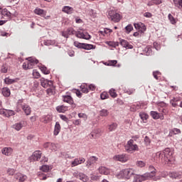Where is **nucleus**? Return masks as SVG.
Wrapping results in <instances>:
<instances>
[{"instance_id":"obj_1","label":"nucleus","mask_w":182,"mask_h":182,"mask_svg":"<svg viewBox=\"0 0 182 182\" xmlns=\"http://www.w3.org/2000/svg\"><path fill=\"white\" fill-rule=\"evenodd\" d=\"M62 35L64 38H69V35H75V36L80 38V39H86L87 41L90 39V35H89V33H83L82 31H76L73 30V28H70L66 31H63Z\"/></svg>"},{"instance_id":"obj_2","label":"nucleus","mask_w":182,"mask_h":182,"mask_svg":"<svg viewBox=\"0 0 182 182\" xmlns=\"http://www.w3.org/2000/svg\"><path fill=\"white\" fill-rule=\"evenodd\" d=\"M21 109L24 112L26 116H29L32 113L31 107L26 103H23V100H18L16 103V112H21Z\"/></svg>"},{"instance_id":"obj_3","label":"nucleus","mask_w":182,"mask_h":182,"mask_svg":"<svg viewBox=\"0 0 182 182\" xmlns=\"http://www.w3.org/2000/svg\"><path fill=\"white\" fill-rule=\"evenodd\" d=\"M132 176H134V171L132 168H127L120 171L117 174V178H127V180H129V178H130Z\"/></svg>"},{"instance_id":"obj_4","label":"nucleus","mask_w":182,"mask_h":182,"mask_svg":"<svg viewBox=\"0 0 182 182\" xmlns=\"http://www.w3.org/2000/svg\"><path fill=\"white\" fill-rule=\"evenodd\" d=\"M124 149L127 153H134V151H139V146L134 144V140L130 139L127 141V144L124 146Z\"/></svg>"},{"instance_id":"obj_5","label":"nucleus","mask_w":182,"mask_h":182,"mask_svg":"<svg viewBox=\"0 0 182 182\" xmlns=\"http://www.w3.org/2000/svg\"><path fill=\"white\" fill-rule=\"evenodd\" d=\"M39 61L36 58H29L28 62L23 63V69H32L35 65H38Z\"/></svg>"},{"instance_id":"obj_6","label":"nucleus","mask_w":182,"mask_h":182,"mask_svg":"<svg viewBox=\"0 0 182 182\" xmlns=\"http://www.w3.org/2000/svg\"><path fill=\"white\" fill-rule=\"evenodd\" d=\"M108 18L112 21V22H119L120 21V15L119 13H116L114 11H108Z\"/></svg>"},{"instance_id":"obj_7","label":"nucleus","mask_w":182,"mask_h":182,"mask_svg":"<svg viewBox=\"0 0 182 182\" xmlns=\"http://www.w3.org/2000/svg\"><path fill=\"white\" fill-rule=\"evenodd\" d=\"M74 177L76 178H79V180H81V181L87 182L89 181V176L87 175L80 173V172H75L73 173Z\"/></svg>"},{"instance_id":"obj_8","label":"nucleus","mask_w":182,"mask_h":182,"mask_svg":"<svg viewBox=\"0 0 182 182\" xmlns=\"http://www.w3.org/2000/svg\"><path fill=\"white\" fill-rule=\"evenodd\" d=\"M113 159L114 160H115V161H121V163H126V161L129 160V156H127L125 154H123L115 155L114 156Z\"/></svg>"},{"instance_id":"obj_9","label":"nucleus","mask_w":182,"mask_h":182,"mask_svg":"<svg viewBox=\"0 0 182 182\" xmlns=\"http://www.w3.org/2000/svg\"><path fill=\"white\" fill-rule=\"evenodd\" d=\"M134 26L140 33H144L146 32V26L141 22L134 23Z\"/></svg>"},{"instance_id":"obj_10","label":"nucleus","mask_w":182,"mask_h":182,"mask_svg":"<svg viewBox=\"0 0 182 182\" xmlns=\"http://www.w3.org/2000/svg\"><path fill=\"white\" fill-rule=\"evenodd\" d=\"M40 82L41 86L46 89L48 87H52V86H53V82L48 80L43 77L41 78Z\"/></svg>"},{"instance_id":"obj_11","label":"nucleus","mask_w":182,"mask_h":182,"mask_svg":"<svg viewBox=\"0 0 182 182\" xmlns=\"http://www.w3.org/2000/svg\"><path fill=\"white\" fill-rule=\"evenodd\" d=\"M164 156L168 161H171V159H173V151L170 148L165 149L164 150Z\"/></svg>"},{"instance_id":"obj_12","label":"nucleus","mask_w":182,"mask_h":182,"mask_svg":"<svg viewBox=\"0 0 182 182\" xmlns=\"http://www.w3.org/2000/svg\"><path fill=\"white\" fill-rule=\"evenodd\" d=\"M97 160H99V158L94 156H90L86 162V167H87V168H89V167H90V166H95V164H96V162L97 161Z\"/></svg>"},{"instance_id":"obj_13","label":"nucleus","mask_w":182,"mask_h":182,"mask_svg":"<svg viewBox=\"0 0 182 182\" xmlns=\"http://www.w3.org/2000/svg\"><path fill=\"white\" fill-rule=\"evenodd\" d=\"M27 122L26 121H21L20 122H17L13 125V129H15V130H17V132H19L22 127H25L26 126Z\"/></svg>"},{"instance_id":"obj_14","label":"nucleus","mask_w":182,"mask_h":182,"mask_svg":"<svg viewBox=\"0 0 182 182\" xmlns=\"http://www.w3.org/2000/svg\"><path fill=\"white\" fill-rule=\"evenodd\" d=\"M42 157V153L41 151H36L33 152V154L31 156V160H33V161H38Z\"/></svg>"},{"instance_id":"obj_15","label":"nucleus","mask_w":182,"mask_h":182,"mask_svg":"<svg viewBox=\"0 0 182 182\" xmlns=\"http://www.w3.org/2000/svg\"><path fill=\"white\" fill-rule=\"evenodd\" d=\"M119 43L123 48H125V49H133V46L130 45L129 41L124 39L119 38Z\"/></svg>"},{"instance_id":"obj_16","label":"nucleus","mask_w":182,"mask_h":182,"mask_svg":"<svg viewBox=\"0 0 182 182\" xmlns=\"http://www.w3.org/2000/svg\"><path fill=\"white\" fill-rule=\"evenodd\" d=\"M151 116L153 119L157 120V119H160L161 120H164V115L163 114H159L156 111L151 112Z\"/></svg>"},{"instance_id":"obj_17","label":"nucleus","mask_w":182,"mask_h":182,"mask_svg":"<svg viewBox=\"0 0 182 182\" xmlns=\"http://www.w3.org/2000/svg\"><path fill=\"white\" fill-rule=\"evenodd\" d=\"M182 172L171 171L168 173L170 178H181Z\"/></svg>"},{"instance_id":"obj_18","label":"nucleus","mask_w":182,"mask_h":182,"mask_svg":"<svg viewBox=\"0 0 182 182\" xmlns=\"http://www.w3.org/2000/svg\"><path fill=\"white\" fill-rule=\"evenodd\" d=\"M1 153L4 156H11L14 153V149L11 147H4L1 150Z\"/></svg>"},{"instance_id":"obj_19","label":"nucleus","mask_w":182,"mask_h":182,"mask_svg":"<svg viewBox=\"0 0 182 182\" xmlns=\"http://www.w3.org/2000/svg\"><path fill=\"white\" fill-rule=\"evenodd\" d=\"M34 14H36V15H38L39 16H42L43 18L46 16V11L39 8H36L34 10Z\"/></svg>"},{"instance_id":"obj_20","label":"nucleus","mask_w":182,"mask_h":182,"mask_svg":"<svg viewBox=\"0 0 182 182\" xmlns=\"http://www.w3.org/2000/svg\"><path fill=\"white\" fill-rule=\"evenodd\" d=\"M100 174H104L105 176H107L108 174H110V169L105 167V166H100L98 168Z\"/></svg>"},{"instance_id":"obj_21","label":"nucleus","mask_w":182,"mask_h":182,"mask_svg":"<svg viewBox=\"0 0 182 182\" xmlns=\"http://www.w3.org/2000/svg\"><path fill=\"white\" fill-rule=\"evenodd\" d=\"M18 80H19V78H18V77L14 78V79L6 77L4 79V83H6V85H12V83H16V82H18Z\"/></svg>"},{"instance_id":"obj_22","label":"nucleus","mask_w":182,"mask_h":182,"mask_svg":"<svg viewBox=\"0 0 182 182\" xmlns=\"http://www.w3.org/2000/svg\"><path fill=\"white\" fill-rule=\"evenodd\" d=\"M156 176V171H152L150 173H146L144 174V178L145 180H149L150 178H154Z\"/></svg>"},{"instance_id":"obj_23","label":"nucleus","mask_w":182,"mask_h":182,"mask_svg":"<svg viewBox=\"0 0 182 182\" xmlns=\"http://www.w3.org/2000/svg\"><path fill=\"white\" fill-rule=\"evenodd\" d=\"M63 102H65V103L73 105V98H72L70 95H64L63 96Z\"/></svg>"},{"instance_id":"obj_24","label":"nucleus","mask_w":182,"mask_h":182,"mask_svg":"<svg viewBox=\"0 0 182 182\" xmlns=\"http://www.w3.org/2000/svg\"><path fill=\"white\" fill-rule=\"evenodd\" d=\"M146 181L144 179V175L140 176V175H135L134 173V182H141Z\"/></svg>"},{"instance_id":"obj_25","label":"nucleus","mask_w":182,"mask_h":182,"mask_svg":"<svg viewBox=\"0 0 182 182\" xmlns=\"http://www.w3.org/2000/svg\"><path fill=\"white\" fill-rule=\"evenodd\" d=\"M41 122H43V123H50V122H52V115L50 114H48L46 116H44L42 117L41 119Z\"/></svg>"},{"instance_id":"obj_26","label":"nucleus","mask_w":182,"mask_h":182,"mask_svg":"<svg viewBox=\"0 0 182 182\" xmlns=\"http://www.w3.org/2000/svg\"><path fill=\"white\" fill-rule=\"evenodd\" d=\"M1 15L2 16H4V18H6V19H9L11 18V12L8 11V9H4L1 11Z\"/></svg>"},{"instance_id":"obj_27","label":"nucleus","mask_w":182,"mask_h":182,"mask_svg":"<svg viewBox=\"0 0 182 182\" xmlns=\"http://www.w3.org/2000/svg\"><path fill=\"white\" fill-rule=\"evenodd\" d=\"M63 12H65V14H73V8L69 6H65L62 9Z\"/></svg>"},{"instance_id":"obj_28","label":"nucleus","mask_w":182,"mask_h":182,"mask_svg":"<svg viewBox=\"0 0 182 182\" xmlns=\"http://www.w3.org/2000/svg\"><path fill=\"white\" fill-rule=\"evenodd\" d=\"M44 147L50 149V150H56V145L53 143L47 142L44 144Z\"/></svg>"},{"instance_id":"obj_29","label":"nucleus","mask_w":182,"mask_h":182,"mask_svg":"<svg viewBox=\"0 0 182 182\" xmlns=\"http://www.w3.org/2000/svg\"><path fill=\"white\" fill-rule=\"evenodd\" d=\"M60 132V124L56 122L54 128V136H58Z\"/></svg>"},{"instance_id":"obj_30","label":"nucleus","mask_w":182,"mask_h":182,"mask_svg":"<svg viewBox=\"0 0 182 182\" xmlns=\"http://www.w3.org/2000/svg\"><path fill=\"white\" fill-rule=\"evenodd\" d=\"M178 102H180V98L178 97H173L170 100V103L173 107H177V106H178V104H177Z\"/></svg>"},{"instance_id":"obj_31","label":"nucleus","mask_w":182,"mask_h":182,"mask_svg":"<svg viewBox=\"0 0 182 182\" xmlns=\"http://www.w3.org/2000/svg\"><path fill=\"white\" fill-rule=\"evenodd\" d=\"M56 110L59 113H65V112H68V107L60 105L56 107Z\"/></svg>"},{"instance_id":"obj_32","label":"nucleus","mask_w":182,"mask_h":182,"mask_svg":"<svg viewBox=\"0 0 182 182\" xmlns=\"http://www.w3.org/2000/svg\"><path fill=\"white\" fill-rule=\"evenodd\" d=\"M100 133L101 131L100 129H95L94 132L91 134V136L93 139H97V137H100Z\"/></svg>"},{"instance_id":"obj_33","label":"nucleus","mask_w":182,"mask_h":182,"mask_svg":"<svg viewBox=\"0 0 182 182\" xmlns=\"http://www.w3.org/2000/svg\"><path fill=\"white\" fill-rule=\"evenodd\" d=\"M2 95L4 96H5L6 97L11 96V90H9V88H8V87L3 88Z\"/></svg>"},{"instance_id":"obj_34","label":"nucleus","mask_w":182,"mask_h":182,"mask_svg":"<svg viewBox=\"0 0 182 182\" xmlns=\"http://www.w3.org/2000/svg\"><path fill=\"white\" fill-rule=\"evenodd\" d=\"M173 2L176 8H178L179 9L182 8V0H173Z\"/></svg>"},{"instance_id":"obj_35","label":"nucleus","mask_w":182,"mask_h":182,"mask_svg":"<svg viewBox=\"0 0 182 182\" xmlns=\"http://www.w3.org/2000/svg\"><path fill=\"white\" fill-rule=\"evenodd\" d=\"M82 49H85L86 50H90V49H95V46L92 44L84 43Z\"/></svg>"},{"instance_id":"obj_36","label":"nucleus","mask_w":182,"mask_h":182,"mask_svg":"<svg viewBox=\"0 0 182 182\" xmlns=\"http://www.w3.org/2000/svg\"><path fill=\"white\" fill-rule=\"evenodd\" d=\"M0 72L1 73H8V65L6 64H3L1 65Z\"/></svg>"},{"instance_id":"obj_37","label":"nucleus","mask_w":182,"mask_h":182,"mask_svg":"<svg viewBox=\"0 0 182 182\" xmlns=\"http://www.w3.org/2000/svg\"><path fill=\"white\" fill-rule=\"evenodd\" d=\"M154 4L156 5H159L160 4H161V1H158L157 0H151V1H149L147 5L148 6H153V5H154Z\"/></svg>"},{"instance_id":"obj_38","label":"nucleus","mask_w":182,"mask_h":182,"mask_svg":"<svg viewBox=\"0 0 182 182\" xmlns=\"http://www.w3.org/2000/svg\"><path fill=\"white\" fill-rule=\"evenodd\" d=\"M139 117H141V120H143V122L149 119V115L144 112L139 113Z\"/></svg>"},{"instance_id":"obj_39","label":"nucleus","mask_w":182,"mask_h":182,"mask_svg":"<svg viewBox=\"0 0 182 182\" xmlns=\"http://www.w3.org/2000/svg\"><path fill=\"white\" fill-rule=\"evenodd\" d=\"M100 114L102 117H106L107 116H109V111H107V109H102L100 112Z\"/></svg>"},{"instance_id":"obj_40","label":"nucleus","mask_w":182,"mask_h":182,"mask_svg":"<svg viewBox=\"0 0 182 182\" xmlns=\"http://www.w3.org/2000/svg\"><path fill=\"white\" fill-rule=\"evenodd\" d=\"M32 75L34 79H39V77H41V73H39V72H38L36 70H33Z\"/></svg>"},{"instance_id":"obj_41","label":"nucleus","mask_w":182,"mask_h":182,"mask_svg":"<svg viewBox=\"0 0 182 182\" xmlns=\"http://www.w3.org/2000/svg\"><path fill=\"white\" fill-rule=\"evenodd\" d=\"M43 45L46 46H50V45H55V41L47 40L43 41Z\"/></svg>"},{"instance_id":"obj_42","label":"nucleus","mask_w":182,"mask_h":182,"mask_svg":"<svg viewBox=\"0 0 182 182\" xmlns=\"http://www.w3.org/2000/svg\"><path fill=\"white\" fill-rule=\"evenodd\" d=\"M40 170H41V171H43L44 173H48V171H49L50 170V167L48 165H43L40 168Z\"/></svg>"},{"instance_id":"obj_43","label":"nucleus","mask_w":182,"mask_h":182,"mask_svg":"<svg viewBox=\"0 0 182 182\" xmlns=\"http://www.w3.org/2000/svg\"><path fill=\"white\" fill-rule=\"evenodd\" d=\"M108 129L109 132H113V130H116V129H117V124L112 123L111 125L109 126Z\"/></svg>"},{"instance_id":"obj_44","label":"nucleus","mask_w":182,"mask_h":182,"mask_svg":"<svg viewBox=\"0 0 182 182\" xmlns=\"http://www.w3.org/2000/svg\"><path fill=\"white\" fill-rule=\"evenodd\" d=\"M40 69L44 75H49V73H50V72H49V70H48V68H46V67L45 66L41 67Z\"/></svg>"},{"instance_id":"obj_45","label":"nucleus","mask_w":182,"mask_h":182,"mask_svg":"<svg viewBox=\"0 0 182 182\" xmlns=\"http://www.w3.org/2000/svg\"><path fill=\"white\" fill-rule=\"evenodd\" d=\"M80 88H81V91L82 92V93H89V88H87V86L81 85Z\"/></svg>"},{"instance_id":"obj_46","label":"nucleus","mask_w":182,"mask_h":182,"mask_svg":"<svg viewBox=\"0 0 182 182\" xmlns=\"http://www.w3.org/2000/svg\"><path fill=\"white\" fill-rule=\"evenodd\" d=\"M168 18L172 25H174V23H176V19H174V17L173 16V15H171V14H168Z\"/></svg>"},{"instance_id":"obj_47","label":"nucleus","mask_w":182,"mask_h":182,"mask_svg":"<svg viewBox=\"0 0 182 182\" xmlns=\"http://www.w3.org/2000/svg\"><path fill=\"white\" fill-rule=\"evenodd\" d=\"M137 167H144L146 166V163L143 161H138L136 163Z\"/></svg>"},{"instance_id":"obj_48","label":"nucleus","mask_w":182,"mask_h":182,"mask_svg":"<svg viewBox=\"0 0 182 182\" xmlns=\"http://www.w3.org/2000/svg\"><path fill=\"white\" fill-rule=\"evenodd\" d=\"M109 93L112 97H117V94L116 93L114 89L109 90Z\"/></svg>"},{"instance_id":"obj_49","label":"nucleus","mask_w":182,"mask_h":182,"mask_svg":"<svg viewBox=\"0 0 182 182\" xmlns=\"http://www.w3.org/2000/svg\"><path fill=\"white\" fill-rule=\"evenodd\" d=\"M127 33H130L133 31V26L128 25L125 27Z\"/></svg>"},{"instance_id":"obj_50","label":"nucleus","mask_w":182,"mask_h":182,"mask_svg":"<svg viewBox=\"0 0 182 182\" xmlns=\"http://www.w3.org/2000/svg\"><path fill=\"white\" fill-rule=\"evenodd\" d=\"M83 45L84 43H80L77 41L74 42V46H75L76 48H79L80 49H83Z\"/></svg>"},{"instance_id":"obj_51","label":"nucleus","mask_w":182,"mask_h":182,"mask_svg":"<svg viewBox=\"0 0 182 182\" xmlns=\"http://www.w3.org/2000/svg\"><path fill=\"white\" fill-rule=\"evenodd\" d=\"M117 64V60H109L107 63V66H114Z\"/></svg>"},{"instance_id":"obj_52","label":"nucleus","mask_w":182,"mask_h":182,"mask_svg":"<svg viewBox=\"0 0 182 182\" xmlns=\"http://www.w3.org/2000/svg\"><path fill=\"white\" fill-rule=\"evenodd\" d=\"M7 174H9V176H14L15 174V169L11 168H8Z\"/></svg>"},{"instance_id":"obj_53","label":"nucleus","mask_w":182,"mask_h":182,"mask_svg":"<svg viewBox=\"0 0 182 182\" xmlns=\"http://www.w3.org/2000/svg\"><path fill=\"white\" fill-rule=\"evenodd\" d=\"M100 97L102 100H105V99H107V97H109V94H107V92H102L100 95Z\"/></svg>"},{"instance_id":"obj_54","label":"nucleus","mask_w":182,"mask_h":182,"mask_svg":"<svg viewBox=\"0 0 182 182\" xmlns=\"http://www.w3.org/2000/svg\"><path fill=\"white\" fill-rule=\"evenodd\" d=\"M7 112H8V109H0V114H1L2 116H4L5 117H6Z\"/></svg>"},{"instance_id":"obj_55","label":"nucleus","mask_w":182,"mask_h":182,"mask_svg":"<svg viewBox=\"0 0 182 182\" xmlns=\"http://www.w3.org/2000/svg\"><path fill=\"white\" fill-rule=\"evenodd\" d=\"M79 159H75L73 162H72V167H76V166H79Z\"/></svg>"},{"instance_id":"obj_56","label":"nucleus","mask_w":182,"mask_h":182,"mask_svg":"<svg viewBox=\"0 0 182 182\" xmlns=\"http://www.w3.org/2000/svg\"><path fill=\"white\" fill-rule=\"evenodd\" d=\"M14 114H15V112H14L13 110L7 109L6 117H11V116H14Z\"/></svg>"},{"instance_id":"obj_57","label":"nucleus","mask_w":182,"mask_h":182,"mask_svg":"<svg viewBox=\"0 0 182 182\" xmlns=\"http://www.w3.org/2000/svg\"><path fill=\"white\" fill-rule=\"evenodd\" d=\"M78 117H80V119H83L86 120L87 119V115H86V114L79 113Z\"/></svg>"},{"instance_id":"obj_58","label":"nucleus","mask_w":182,"mask_h":182,"mask_svg":"<svg viewBox=\"0 0 182 182\" xmlns=\"http://www.w3.org/2000/svg\"><path fill=\"white\" fill-rule=\"evenodd\" d=\"M90 178L92 180V181H97V180H99V176L91 174Z\"/></svg>"},{"instance_id":"obj_59","label":"nucleus","mask_w":182,"mask_h":182,"mask_svg":"<svg viewBox=\"0 0 182 182\" xmlns=\"http://www.w3.org/2000/svg\"><path fill=\"white\" fill-rule=\"evenodd\" d=\"M172 132H173V134H180V133H181V131L177 128L172 129Z\"/></svg>"},{"instance_id":"obj_60","label":"nucleus","mask_w":182,"mask_h":182,"mask_svg":"<svg viewBox=\"0 0 182 182\" xmlns=\"http://www.w3.org/2000/svg\"><path fill=\"white\" fill-rule=\"evenodd\" d=\"M159 75H160V72L159 71H155L153 73L154 77L156 79V80H159Z\"/></svg>"},{"instance_id":"obj_61","label":"nucleus","mask_w":182,"mask_h":182,"mask_svg":"<svg viewBox=\"0 0 182 182\" xmlns=\"http://www.w3.org/2000/svg\"><path fill=\"white\" fill-rule=\"evenodd\" d=\"M144 16L145 18H151V16H153V14H151V13L150 12H146L144 14Z\"/></svg>"},{"instance_id":"obj_62","label":"nucleus","mask_w":182,"mask_h":182,"mask_svg":"<svg viewBox=\"0 0 182 182\" xmlns=\"http://www.w3.org/2000/svg\"><path fill=\"white\" fill-rule=\"evenodd\" d=\"M144 142L145 144H146V146H149V144H150V138H149L148 136H145L144 138Z\"/></svg>"},{"instance_id":"obj_63","label":"nucleus","mask_w":182,"mask_h":182,"mask_svg":"<svg viewBox=\"0 0 182 182\" xmlns=\"http://www.w3.org/2000/svg\"><path fill=\"white\" fill-rule=\"evenodd\" d=\"M156 159H163V154H161V152H157L155 156Z\"/></svg>"},{"instance_id":"obj_64","label":"nucleus","mask_w":182,"mask_h":182,"mask_svg":"<svg viewBox=\"0 0 182 182\" xmlns=\"http://www.w3.org/2000/svg\"><path fill=\"white\" fill-rule=\"evenodd\" d=\"M161 176L164 178H166V177H167V176H168V173H167V171H163V172H161Z\"/></svg>"}]
</instances>
